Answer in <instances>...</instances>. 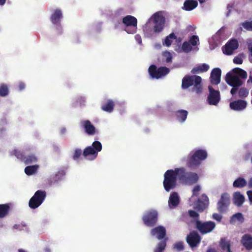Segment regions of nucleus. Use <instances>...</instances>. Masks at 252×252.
<instances>
[{
	"mask_svg": "<svg viewBox=\"0 0 252 252\" xmlns=\"http://www.w3.org/2000/svg\"><path fill=\"white\" fill-rule=\"evenodd\" d=\"M183 182L192 185L198 180V176L195 173L186 172L183 168H176L174 170H167L164 174L163 185L164 189L169 192L174 189L177 185V178Z\"/></svg>",
	"mask_w": 252,
	"mask_h": 252,
	"instance_id": "f257e3e1",
	"label": "nucleus"
},
{
	"mask_svg": "<svg viewBox=\"0 0 252 252\" xmlns=\"http://www.w3.org/2000/svg\"><path fill=\"white\" fill-rule=\"evenodd\" d=\"M102 150V145L98 141H95L91 146L87 147L82 152L81 149L76 148L72 155V158L74 160H77L82 155L85 158L89 160H94L97 156L98 153Z\"/></svg>",
	"mask_w": 252,
	"mask_h": 252,
	"instance_id": "f03ea898",
	"label": "nucleus"
},
{
	"mask_svg": "<svg viewBox=\"0 0 252 252\" xmlns=\"http://www.w3.org/2000/svg\"><path fill=\"white\" fill-rule=\"evenodd\" d=\"M201 77L197 75H185L182 80V88L187 89L193 86L192 91L197 94H200L202 91Z\"/></svg>",
	"mask_w": 252,
	"mask_h": 252,
	"instance_id": "7ed1b4c3",
	"label": "nucleus"
},
{
	"mask_svg": "<svg viewBox=\"0 0 252 252\" xmlns=\"http://www.w3.org/2000/svg\"><path fill=\"white\" fill-rule=\"evenodd\" d=\"M207 157V152L205 150L199 149L193 153H189L187 160V166L191 168H195L199 166L202 161Z\"/></svg>",
	"mask_w": 252,
	"mask_h": 252,
	"instance_id": "20e7f679",
	"label": "nucleus"
},
{
	"mask_svg": "<svg viewBox=\"0 0 252 252\" xmlns=\"http://www.w3.org/2000/svg\"><path fill=\"white\" fill-rule=\"evenodd\" d=\"M216 223L212 221H202L197 220L195 221V228L202 234H206L213 231L216 227Z\"/></svg>",
	"mask_w": 252,
	"mask_h": 252,
	"instance_id": "39448f33",
	"label": "nucleus"
},
{
	"mask_svg": "<svg viewBox=\"0 0 252 252\" xmlns=\"http://www.w3.org/2000/svg\"><path fill=\"white\" fill-rule=\"evenodd\" d=\"M46 197V192L45 190H37L29 200L30 208L32 209L38 208L43 202Z\"/></svg>",
	"mask_w": 252,
	"mask_h": 252,
	"instance_id": "423d86ee",
	"label": "nucleus"
},
{
	"mask_svg": "<svg viewBox=\"0 0 252 252\" xmlns=\"http://www.w3.org/2000/svg\"><path fill=\"white\" fill-rule=\"evenodd\" d=\"M122 22L125 26V31L129 34L135 33L137 29V20L131 15H126L122 19Z\"/></svg>",
	"mask_w": 252,
	"mask_h": 252,
	"instance_id": "0eeeda50",
	"label": "nucleus"
},
{
	"mask_svg": "<svg viewBox=\"0 0 252 252\" xmlns=\"http://www.w3.org/2000/svg\"><path fill=\"white\" fill-rule=\"evenodd\" d=\"M158 220V213L156 210L146 211L142 217L144 224L147 226L152 227L156 224Z\"/></svg>",
	"mask_w": 252,
	"mask_h": 252,
	"instance_id": "6e6552de",
	"label": "nucleus"
},
{
	"mask_svg": "<svg viewBox=\"0 0 252 252\" xmlns=\"http://www.w3.org/2000/svg\"><path fill=\"white\" fill-rule=\"evenodd\" d=\"M148 71L152 78L158 79L168 74L170 69L166 66H161L157 68L155 65L153 64L149 67Z\"/></svg>",
	"mask_w": 252,
	"mask_h": 252,
	"instance_id": "1a4fd4ad",
	"label": "nucleus"
},
{
	"mask_svg": "<svg viewBox=\"0 0 252 252\" xmlns=\"http://www.w3.org/2000/svg\"><path fill=\"white\" fill-rule=\"evenodd\" d=\"M153 20L154 32L159 33L161 32L165 26V18L158 13H156L153 16Z\"/></svg>",
	"mask_w": 252,
	"mask_h": 252,
	"instance_id": "9d476101",
	"label": "nucleus"
},
{
	"mask_svg": "<svg viewBox=\"0 0 252 252\" xmlns=\"http://www.w3.org/2000/svg\"><path fill=\"white\" fill-rule=\"evenodd\" d=\"M230 204V197L227 193H223L218 202L217 209L219 212L222 213L226 211Z\"/></svg>",
	"mask_w": 252,
	"mask_h": 252,
	"instance_id": "9b49d317",
	"label": "nucleus"
},
{
	"mask_svg": "<svg viewBox=\"0 0 252 252\" xmlns=\"http://www.w3.org/2000/svg\"><path fill=\"white\" fill-rule=\"evenodd\" d=\"M209 94L207 97V101L210 105H216L220 100V94L219 91L215 90L213 88L209 86L208 87Z\"/></svg>",
	"mask_w": 252,
	"mask_h": 252,
	"instance_id": "f8f14e48",
	"label": "nucleus"
},
{
	"mask_svg": "<svg viewBox=\"0 0 252 252\" xmlns=\"http://www.w3.org/2000/svg\"><path fill=\"white\" fill-rule=\"evenodd\" d=\"M201 237L195 231H191L187 236L186 240L191 248H194L200 243Z\"/></svg>",
	"mask_w": 252,
	"mask_h": 252,
	"instance_id": "ddd939ff",
	"label": "nucleus"
},
{
	"mask_svg": "<svg viewBox=\"0 0 252 252\" xmlns=\"http://www.w3.org/2000/svg\"><path fill=\"white\" fill-rule=\"evenodd\" d=\"M225 80L230 86H242L243 84L242 81L238 76L233 75L230 72H228L226 74Z\"/></svg>",
	"mask_w": 252,
	"mask_h": 252,
	"instance_id": "4468645a",
	"label": "nucleus"
},
{
	"mask_svg": "<svg viewBox=\"0 0 252 252\" xmlns=\"http://www.w3.org/2000/svg\"><path fill=\"white\" fill-rule=\"evenodd\" d=\"M247 106V102L243 99L234 100L229 103L230 108L235 111H242L246 108Z\"/></svg>",
	"mask_w": 252,
	"mask_h": 252,
	"instance_id": "2eb2a0df",
	"label": "nucleus"
},
{
	"mask_svg": "<svg viewBox=\"0 0 252 252\" xmlns=\"http://www.w3.org/2000/svg\"><path fill=\"white\" fill-rule=\"evenodd\" d=\"M239 46L238 41L235 39L230 40L224 46L223 52L227 55H231L233 51L237 49Z\"/></svg>",
	"mask_w": 252,
	"mask_h": 252,
	"instance_id": "dca6fc26",
	"label": "nucleus"
},
{
	"mask_svg": "<svg viewBox=\"0 0 252 252\" xmlns=\"http://www.w3.org/2000/svg\"><path fill=\"white\" fill-rule=\"evenodd\" d=\"M66 171L64 169H60L57 173L52 175L48 179V184L51 186L53 184L57 183L59 181L63 179V177L65 175Z\"/></svg>",
	"mask_w": 252,
	"mask_h": 252,
	"instance_id": "f3484780",
	"label": "nucleus"
},
{
	"mask_svg": "<svg viewBox=\"0 0 252 252\" xmlns=\"http://www.w3.org/2000/svg\"><path fill=\"white\" fill-rule=\"evenodd\" d=\"M221 70L220 68L213 69L211 72L210 81L213 85H218L220 83Z\"/></svg>",
	"mask_w": 252,
	"mask_h": 252,
	"instance_id": "a211bd4d",
	"label": "nucleus"
},
{
	"mask_svg": "<svg viewBox=\"0 0 252 252\" xmlns=\"http://www.w3.org/2000/svg\"><path fill=\"white\" fill-rule=\"evenodd\" d=\"M151 233L152 236H156L158 240H161L165 237L166 230L163 226H158L152 229Z\"/></svg>",
	"mask_w": 252,
	"mask_h": 252,
	"instance_id": "6ab92c4d",
	"label": "nucleus"
},
{
	"mask_svg": "<svg viewBox=\"0 0 252 252\" xmlns=\"http://www.w3.org/2000/svg\"><path fill=\"white\" fill-rule=\"evenodd\" d=\"M241 243L247 250H252V236L249 234H244L241 238Z\"/></svg>",
	"mask_w": 252,
	"mask_h": 252,
	"instance_id": "aec40b11",
	"label": "nucleus"
},
{
	"mask_svg": "<svg viewBox=\"0 0 252 252\" xmlns=\"http://www.w3.org/2000/svg\"><path fill=\"white\" fill-rule=\"evenodd\" d=\"M81 125L88 135H93L95 133V128L89 120L82 121Z\"/></svg>",
	"mask_w": 252,
	"mask_h": 252,
	"instance_id": "412c9836",
	"label": "nucleus"
},
{
	"mask_svg": "<svg viewBox=\"0 0 252 252\" xmlns=\"http://www.w3.org/2000/svg\"><path fill=\"white\" fill-rule=\"evenodd\" d=\"M63 17V16L62 11L59 9H57L51 15L50 20L53 24L59 25H60L61 20Z\"/></svg>",
	"mask_w": 252,
	"mask_h": 252,
	"instance_id": "4be33fe9",
	"label": "nucleus"
},
{
	"mask_svg": "<svg viewBox=\"0 0 252 252\" xmlns=\"http://www.w3.org/2000/svg\"><path fill=\"white\" fill-rule=\"evenodd\" d=\"M233 201L234 204L238 207L242 205L245 201V197L240 192H235L233 194Z\"/></svg>",
	"mask_w": 252,
	"mask_h": 252,
	"instance_id": "5701e85b",
	"label": "nucleus"
},
{
	"mask_svg": "<svg viewBox=\"0 0 252 252\" xmlns=\"http://www.w3.org/2000/svg\"><path fill=\"white\" fill-rule=\"evenodd\" d=\"M115 106V103L112 99H108L105 102H103L101 104V109L105 112L109 113L112 112Z\"/></svg>",
	"mask_w": 252,
	"mask_h": 252,
	"instance_id": "b1692460",
	"label": "nucleus"
},
{
	"mask_svg": "<svg viewBox=\"0 0 252 252\" xmlns=\"http://www.w3.org/2000/svg\"><path fill=\"white\" fill-rule=\"evenodd\" d=\"M180 202L179 197L178 194L176 192H173L171 193L168 205L170 207L177 206Z\"/></svg>",
	"mask_w": 252,
	"mask_h": 252,
	"instance_id": "393cba45",
	"label": "nucleus"
},
{
	"mask_svg": "<svg viewBox=\"0 0 252 252\" xmlns=\"http://www.w3.org/2000/svg\"><path fill=\"white\" fill-rule=\"evenodd\" d=\"M219 246L221 249L223 251L227 252H232L230 249V241L226 238H221L219 242Z\"/></svg>",
	"mask_w": 252,
	"mask_h": 252,
	"instance_id": "a878e982",
	"label": "nucleus"
},
{
	"mask_svg": "<svg viewBox=\"0 0 252 252\" xmlns=\"http://www.w3.org/2000/svg\"><path fill=\"white\" fill-rule=\"evenodd\" d=\"M198 5V2L195 0H186L183 9L186 11H191Z\"/></svg>",
	"mask_w": 252,
	"mask_h": 252,
	"instance_id": "bb28decb",
	"label": "nucleus"
},
{
	"mask_svg": "<svg viewBox=\"0 0 252 252\" xmlns=\"http://www.w3.org/2000/svg\"><path fill=\"white\" fill-rule=\"evenodd\" d=\"M209 68L210 66L208 64L203 63L193 67L191 70V73L192 74H199L207 71Z\"/></svg>",
	"mask_w": 252,
	"mask_h": 252,
	"instance_id": "cd10ccee",
	"label": "nucleus"
},
{
	"mask_svg": "<svg viewBox=\"0 0 252 252\" xmlns=\"http://www.w3.org/2000/svg\"><path fill=\"white\" fill-rule=\"evenodd\" d=\"M188 115V112L185 110H180L175 112L176 119L181 123H183L186 121Z\"/></svg>",
	"mask_w": 252,
	"mask_h": 252,
	"instance_id": "c85d7f7f",
	"label": "nucleus"
},
{
	"mask_svg": "<svg viewBox=\"0 0 252 252\" xmlns=\"http://www.w3.org/2000/svg\"><path fill=\"white\" fill-rule=\"evenodd\" d=\"M247 184V181L242 177L237 178L233 183V186L237 188H243L246 186Z\"/></svg>",
	"mask_w": 252,
	"mask_h": 252,
	"instance_id": "c756f323",
	"label": "nucleus"
},
{
	"mask_svg": "<svg viewBox=\"0 0 252 252\" xmlns=\"http://www.w3.org/2000/svg\"><path fill=\"white\" fill-rule=\"evenodd\" d=\"M10 206L8 204H0V218L6 216L9 212Z\"/></svg>",
	"mask_w": 252,
	"mask_h": 252,
	"instance_id": "7c9ffc66",
	"label": "nucleus"
},
{
	"mask_svg": "<svg viewBox=\"0 0 252 252\" xmlns=\"http://www.w3.org/2000/svg\"><path fill=\"white\" fill-rule=\"evenodd\" d=\"M232 71L236 75V76L240 77L243 79H246L247 77V72L240 68H234L232 70Z\"/></svg>",
	"mask_w": 252,
	"mask_h": 252,
	"instance_id": "2f4dec72",
	"label": "nucleus"
},
{
	"mask_svg": "<svg viewBox=\"0 0 252 252\" xmlns=\"http://www.w3.org/2000/svg\"><path fill=\"white\" fill-rule=\"evenodd\" d=\"M38 167V165L26 166L25 168V172L27 175H32L36 172Z\"/></svg>",
	"mask_w": 252,
	"mask_h": 252,
	"instance_id": "473e14b6",
	"label": "nucleus"
},
{
	"mask_svg": "<svg viewBox=\"0 0 252 252\" xmlns=\"http://www.w3.org/2000/svg\"><path fill=\"white\" fill-rule=\"evenodd\" d=\"M176 38L177 37L175 34L174 33H171L166 37L163 44L165 45L167 47H169L173 42L172 39Z\"/></svg>",
	"mask_w": 252,
	"mask_h": 252,
	"instance_id": "72a5a7b5",
	"label": "nucleus"
},
{
	"mask_svg": "<svg viewBox=\"0 0 252 252\" xmlns=\"http://www.w3.org/2000/svg\"><path fill=\"white\" fill-rule=\"evenodd\" d=\"M162 60L167 63H171L172 61V56L171 54L167 51L163 52L162 53Z\"/></svg>",
	"mask_w": 252,
	"mask_h": 252,
	"instance_id": "f704fd0d",
	"label": "nucleus"
},
{
	"mask_svg": "<svg viewBox=\"0 0 252 252\" xmlns=\"http://www.w3.org/2000/svg\"><path fill=\"white\" fill-rule=\"evenodd\" d=\"M37 161V158L33 155H31L27 157L25 156L23 162L26 164H30L32 162H35Z\"/></svg>",
	"mask_w": 252,
	"mask_h": 252,
	"instance_id": "c9c22d12",
	"label": "nucleus"
},
{
	"mask_svg": "<svg viewBox=\"0 0 252 252\" xmlns=\"http://www.w3.org/2000/svg\"><path fill=\"white\" fill-rule=\"evenodd\" d=\"M166 246V240L159 242L154 250V252H162Z\"/></svg>",
	"mask_w": 252,
	"mask_h": 252,
	"instance_id": "e433bc0d",
	"label": "nucleus"
},
{
	"mask_svg": "<svg viewBox=\"0 0 252 252\" xmlns=\"http://www.w3.org/2000/svg\"><path fill=\"white\" fill-rule=\"evenodd\" d=\"M207 204V203L198 198L196 204V208L199 211H203L206 208Z\"/></svg>",
	"mask_w": 252,
	"mask_h": 252,
	"instance_id": "4c0bfd02",
	"label": "nucleus"
},
{
	"mask_svg": "<svg viewBox=\"0 0 252 252\" xmlns=\"http://www.w3.org/2000/svg\"><path fill=\"white\" fill-rule=\"evenodd\" d=\"M8 94V89L5 84H1L0 86V96H5Z\"/></svg>",
	"mask_w": 252,
	"mask_h": 252,
	"instance_id": "58836bf2",
	"label": "nucleus"
},
{
	"mask_svg": "<svg viewBox=\"0 0 252 252\" xmlns=\"http://www.w3.org/2000/svg\"><path fill=\"white\" fill-rule=\"evenodd\" d=\"M249 90L245 88H241L238 91V95L240 98H245L249 94Z\"/></svg>",
	"mask_w": 252,
	"mask_h": 252,
	"instance_id": "ea45409f",
	"label": "nucleus"
},
{
	"mask_svg": "<svg viewBox=\"0 0 252 252\" xmlns=\"http://www.w3.org/2000/svg\"><path fill=\"white\" fill-rule=\"evenodd\" d=\"M241 25L247 31H252V20L251 21H245L242 23Z\"/></svg>",
	"mask_w": 252,
	"mask_h": 252,
	"instance_id": "a19ab883",
	"label": "nucleus"
},
{
	"mask_svg": "<svg viewBox=\"0 0 252 252\" xmlns=\"http://www.w3.org/2000/svg\"><path fill=\"white\" fill-rule=\"evenodd\" d=\"M182 50L185 53H189L192 50V47L189 42L185 41L182 46Z\"/></svg>",
	"mask_w": 252,
	"mask_h": 252,
	"instance_id": "79ce46f5",
	"label": "nucleus"
},
{
	"mask_svg": "<svg viewBox=\"0 0 252 252\" xmlns=\"http://www.w3.org/2000/svg\"><path fill=\"white\" fill-rule=\"evenodd\" d=\"M237 220L241 222L244 221V218L241 213H237L235 214L231 217V220Z\"/></svg>",
	"mask_w": 252,
	"mask_h": 252,
	"instance_id": "37998d69",
	"label": "nucleus"
},
{
	"mask_svg": "<svg viewBox=\"0 0 252 252\" xmlns=\"http://www.w3.org/2000/svg\"><path fill=\"white\" fill-rule=\"evenodd\" d=\"M199 41V37L197 35H192L189 39V43L193 46H196Z\"/></svg>",
	"mask_w": 252,
	"mask_h": 252,
	"instance_id": "c03bdc74",
	"label": "nucleus"
},
{
	"mask_svg": "<svg viewBox=\"0 0 252 252\" xmlns=\"http://www.w3.org/2000/svg\"><path fill=\"white\" fill-rule=\"evenodd\" d=\"M174 249L177 250L178 252H181L184 250V245L183 242H178L174 245Z\"/></svg>",
	"mask_w": 252,
	"mask_h": 252,
	"instance_id": "a18cd8bd",
	"label": "nucleus"
},
{
	"mask_svg": "<svg viewBox=\"0 0 252 252\" xmlns=\"http://www.w3.org/2000/svg\"><path fill=\"white\" fill-rule=\"evenodd\" d=\"M14 154L18 158L23 161L25 156L22 152L17 150H15L14 151Z\"/></svg>",
	"mask_w": 252,
	"mask_h": 252,
	"instance_id": "49530a36",
	"label": "nucleus"
},
{
	"mask_svg": "<svg viewBox=\"0 0 252 252\" xmlns=\"http://www.w3.org/2000/svg\"><path fill=\"white\" fill-rule=\"evenodd\" d=\"M200 189V186L199 185H196L192 189V196H197Z\"/></svg>",
	"mask_w": 252,
	"mask_h": 252,
	"instance_id": "de8ad7c7",
	"label": "nucleus"
},
{
	"mask_svg": "<svg viewBox=\"0 0 252 252\" xmlns=\"http://www.w3.org/2000/svg\"><path fill=\"white\" fill-rule=\"evenodd\" d=\"M189 216L193 218H198L199 215L196 211L192 210L189 211Z\"/></svg>",
	"mask_w": 252,
	"mask_h": 252,
	"instance_id": "09e8293b",
	"label": "nucleus"
},
{
	"mask_svg": "<svg viewBox=\"0 0 252 252\" xmlns=\"http://www.w3.org/2000/svg\"><path fill=\"white\" fill-rule=\"evenodd\" d=\"M233 63L237 64H241L243 63V59L241 57L237 56L233 59Z\"/></svg>",
	"mask_w": 252,
	"mask_h": 252,
	"instance_id": "8fccbe9b",
	"label": "nucleus"
},
{
	"mask_svg": "<svg viewBox=\"0 0 252 252\" xmlns=\"http://www.w3.org/2000/svg\"><path fill=\"white\" fill-rule=\"evenodd\" d=\"M212 218L214 220H215L217 221L220 222L222 220V217L221 215L218 213H214L213 214Z\"/></svg>",
	"mask_w": 252,
	"mask_h": 252,
	"instance_id": "3c124183",
	"label": "nucleus"
},
{
	"mask_svg": "<svg viewBox=\"0 0 252 252\" xmlns=\"http://www.w3.org/2000/svg\"><path fill=\"white\" fill-rule=\"evenodd\" d=\"M26 225L25 223H21L18 224H15L13 226V228L16 229H18L19 230H22L23 229L24 227H26Z\"/></svg>",
	"mask_w": 252,
	"mask_h": 252,
	"instance_id": "603ef678",
	"label": "nucleus"
},
{
	"mask_svg": "<svg viewBox=\"0 0 252 252\" xmlns=\"http://www.w3.org/2000/svg\"><path fill=\"white\" fill-rule=\"evenodd\" d=\"M240 86H232V88L231 89L230 93L232 95H233L234 94H235L236 93V92L238 91V87Z\"/></svg>",
	"mask_w": 252,
	"mask_h": 252,
	"instance_id": "864d4df0",
	"label": "nucleus"
},
{
	"mask_svg": "<svg viewBox=\"0 0 252 252\" xmlns=\"http://www.w3.org/2000/svg\"><path fill=\"white\" fill-rule=\"evenodd\" d=\"M247 194L248 196L250 201L252 202V190H248L247 191Z\"/></svg>",
	"mask_w": 252,
	"mask_h": 252,
	"instance_id": "5fc2aeb1",
	"label": "nucleus"
},
{
	"mask_svg": "<svg viewBox=\"0 0 252 252\" xmlns=\"http://www.w3.org/2000/svg\"><path fill=\"white\" fill-rule=\"evenodd\" d=\"M18 87L19 90L21 91L25 88V84L23 82H20Z\"/></svg>",
	"mask_w": 252,
	"mask_h": 252,
	"instance_id": "6e6d98bb",
	"label": "nucleus"
},
{
	"mask_svg": "<svg viewBox=\"0 0 252 252\" xmlns=\"http://www.w3.org/2000/svg\"><path fill=\"white\" fill-rule=\"evenodd\" d=\"M202 197L203 199L204 200L203 201H204L205 202H206L207 203H208L209 199H208L207 196L205 194H203L202 195Z\"/></svg>",
	"mask_w": 252,
	"mask_h": 252,
	"instance_id": "4d7b16f0",
	"label": "nucleus"
},
{
	"mask_svg": "<svg viewBox=\"0 0 252 252\" xmlns=\"http://www.w3.org/2000/svg\"><path fill=\"white\" fill-rule=\"evenodd\" d=\"M248 186L249 188H252V178H251L248 181Z\"/></svg>",
	"mask_w": 252,
	"mask_h": 252,
	"instance_id": "13d9d810",
	"label": "nucleus"
},
{
	"mask_svg": "<svg viewBox=\"0 0 252 252\" xmlns=\"http://www.w3.org/2000/svg\"><path fill=\"white\" fill-rule=\"evenodd\" d=\"M206 252H217L215 249L209 248L207 250Z\"/></svg>",
	"mask_w": 252,
	"mask_h": 252,
	"instance_id": "bf43d9fd",
	"label": "nucleus"
},
{
	"mask_svg": "<svg viewBox=\"0 0 252 252\" xmlns=\"http://www.w3.org/2000/svg\"><path fill=\"white\" fill-rule=\"evenodd\" d=\"M248 49H249V50L251 52V56H252V45H249ZM250 62H251V63H252V59L251 60H250Z\"/></svg>",
	"mask_w": 252,
	"mask_h": 252,
	"instance_id": "052dcab7",
	"label": "nucleus"
},
{
	"mask_svg": "<svg viewBox=\"0 0 252 252\" xmlns=\"http://www.w3.org/2000/svg\"><path fill=\"white\" fill-rule=\"evenodd\" d=\"M135 38L136 39V40H138V38H140V40L138 41V43H142V40L141 39L140 36L139 35H135Z\"/></svg>",
	"mask_w": 252,
	"mask_h": 252,
	"instance_id": "680f3d73",
	"label": "nucleus"
},
{
	"mask_svg": "<svg viewBox=\"0 0 252 252\" xmlns=\"http://www.w3.org/2000/svg\"><path fill=\"white\" fill-rule=\"evenodd\" d=\"M6 0H0V5H3L5 3Z\"/></svg>",
	"mask_w": 252,
	"mask_h": 252,
	"instance_id": "e2e57ef3",
	"label": "nucleus"
},
{
	"mask_svg": "<svg viewBox=\"0 0 252 252\" xmlns=\"http://www.w3.org/2000/svg\"><path fill=\"white\" fill-rule=\"evenodd\" d=\"M198 0L201 4L204 3L206 1V0Z\"/></svg>",
	"mask_w": 252,
	"mask_h": 252,
	"instance_id": "0e129e2a",
	"label": "nucleus"
},
{
	"mask_svg": "<svg viewBox=\"0 0 252 252\" xmlns=\"http://www.w3.org/2000/svg\"><path fill=\"white\" fill-rule=\"evenodd\" d=\"M45 252H51V250H50V249L49 248H46L45 249Z\"/></svg>",
	"mask_w": 252,
	"mask_h": 252,
	"instance_id": "69168bd1",
	"label": "nucleus"
},
{
	"mask_svg": "<svg viewBox=\"0 0 252 252\" xmlns=\"http://www.w3.org/2000/svg\"><path fill=\"white\" fill-rule=\"evenodd\" d=\"M18 252H27L22 249H20L18 250Z\"/></svg>",
	"mask_w": 252,
	"mask_h": 252,
	"instance_id": "338daca9",
	"label": "nucleus"
},
{
	"mask_svg": "<svg viewBox=\"0 0 252 252\" xmlns=\"http://www.w3.org/2000/svg\"><path fill=\"white\" fill-rule=\"evenodd\" d=\"M65 128H63V129H62V130H61V132H62V133H63H63H65Z\"/></svg>",
	"mask_w": 252,
	"mask_h": 252,
	"instance_id": "774afa93",
	"label": "nucleus"
}]
</instances>
